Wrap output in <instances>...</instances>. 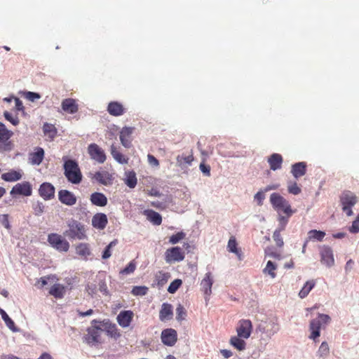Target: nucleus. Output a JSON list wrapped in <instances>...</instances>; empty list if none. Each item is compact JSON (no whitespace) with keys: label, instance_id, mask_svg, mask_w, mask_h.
Here are the masks:
<instances>
[{"label":"nucleus","instance_id":"obj_35","mask_svg":"<svg viewBox=\"0 0 359 359\" xmlns=\"http://www.w3.org/2000/svg\"><path fill=\"white\" fill-rule=\"evenodd\" d=\"M230 344L238 351L244 350L246 346L244 339L240 338L238 335L233 336L230 339Z\"/></svg>","mask_w":359,"mask_h":359},{"label":"nucleus","instance_id":"obj_29","mask_svg":"<svg viewBox=\"0 0 359 359\" xmlns=\"http://www.w3.org/2000/svg\"><path fill=\"white\" fill-rule=\"evenodd\" d=\"M62 109L68 113L74 114L77 111L78 108L75 101L73 99L67 98L65 99L62 102Z\"/></svg>","mask_w":359,"mask_h":359},{"label":"nucleus","instance_id":"obj_27","mask_svg":"<svg viewBox=\"0 0 359 359\" xmlns=\"http://www.w3.org/2000/svg\"><path fill=\"white\" fill-rule=\"evenodd\" d=\"M102 326L103 327L102 329L104 330V332H106L111 337L117 339L121 336V334L115 324L104 323Z\"/></svg>","mask_w":359,"mask_h":359},{"label":"nucleus","instance_id":"obj_62","mask_svg":"<svg viewBox=\"0 0 359 359\" xmlns=\"http://www.w3.org/2000/svg\"><path fill=\"white\" fill-rule=\"evenodd\" d=\"M1 223L6 228V229H9L10 228V224H9V222H8V215H1Z\"/></svg>","mask_w":359,"mask_h":359},{"label":"nucleus","instance_id":"obj_26","mask_svg":"<svg viewBox=\"0 0 359 359\" xmlns=\"http://www.w3.org/2000/svg\"><path fill=\"white\" fill-rule=\"evenodd\" d=\"M110 152L113 158L121 164H127L129 158L121 154L115 144H111Z\"/></svg>","mask_w":359,"mask_h":359},{"label":"nucleus","instance_id":"obj_11","mask_svg":"<svg viewBox=\"0 0 359 359\" xmlns=\"http://www.w3.org/2000/svg\"><path fill=\"white\" fill-rule=\"evenodd\" d=\"M320 262L327 267H331L334 264V259L332 250L330 247L323 245L320 250Z\"/></svg>","mask_w":359,"mask_h":359},{"label":"nucleus","instance_id":"obj_33","mask_svg":"<svg viewBox=\"0 0 359 359\" xmlns=\"http://www.w3.org/2000/svg\"><path fill=\"white\" fill-rule=\"evenodd\" d=\"M237 245L238 243L236 238L234 236H231L228 241L227 249L229 252L236 254L238 259H241L242 253L241 251L237 248Z\"/></svg>","mask_w":359,"mask_h":359},{"label":"nucleus","instance_id":"obj_61","mask_svg":"<svg viewBox=\"0 0 359 359\" xmlns=\"http://www.w3.org/2000/svg\"><path fill=\"white\" fill-rule=\"evenodd\" d=\"M316 319L320 320V323L322 325L323 323L327 324L330 321V317L326 314H319Z\"/></svg>","mask_w":359,"mask_h":359},{"label":"nucleus","instance_id":"obj_6","mask_svg":"<svg viewBox=\"0 0 359 359\" xmlns=\"http://www.w3.org/2000/svg\"><path fill=\"white\" fill-rule=\"evenodd\" d=\"M48 242L52 248L59 252H67L69 250V242L57 233H50L48 236Z\"/></svg>","mask_w":359,"mask_h":359},{"label":"nucleus","instance_id":"obj_55","mask_svg":"<svg viewBox=\"0 0 359 359\" xmlns=\"http://www.w3.org/2000/svg\"><path fill=\"white\" fill-rule=\"evenodd\" d=\"M206 161L205 157H204L202 160V162L200 163L199 168L201 171L205 175V176H210V166L208 165H206L205 163Z\"/></svg>","mask_w":359,"mask_h":359},{"label":"nucleus","instance_id":"obj_34","mask_svg":"<svg viewBox=\"0 0 359 359\" xmlns=\"http://www.w3.org/2000/svg\"><path fill=\"white\" fill-rule=\"evenodd\" d=\"M21 177V173L15 170L5 172L1 175V178L6 182H15L20 180Z\"/></svg>","mask_w":359,"mask_h":359},{"label":"nucleus","instance_id":"obj_40","mask_svg":"<svg viewBox=\"0 0 359 359\" xmlns=\"http://www.w3.org/2000/svg\"><path fill=\"white\" fill-rule=\"evenodd\" d=\"M104 332V330L102 328L98 327H94L93 329L91 330V339L92 341L101 343L102 342V334Z\"/></svg>","mask_w":359,"mask_h":359},{"label":"nucleus","instance_id":"obj_14","mask_svg":"<svg viewBox=\"0 0 359 359\" xmlns=\"http://www.w3.org/2000/svg\"><path fill=\"white\" fill-rule=\"evenodd\" d=\"M134 313L132 311H122L117 316V322L122 327H128L133 318Z\"/></svg>","mask_w":359,"mask_h":359},{"label":"nucleus","instance_id":"obj_10","mask_svg":"<svg viewBox=\"0 0 359 359\" xmlns=\"http://www.w3.org/2000/svg\"><path fill=\"white\" fill-rule=\"evenodd\" d=\"M32 194V187L29 182H23L16 184L10 191V194L13 196L15 195H21L29 196Z\"/></svg>","mask_w":359,"mask_h":359},{"label":"nucleus","instance_id":"obj_18","mask_svg":"<svg viewBox=\"0 0 359 359\" xmlns=\"http://www.w3.org/2000/svg\"><path fill=\"white\" fill-rule=\"evenodd\" d=\"M91 222L95 228L102 230L108 223L107 217L104 213H97L93 217Z\"/></svg>","mask_w":359,"mask_h":359},{"label":"nucleus","instance_id":"obj_45","mask_svg":"<svg viewBox=\"0 0 359 359\" xmlns=\"http://www.w3.org/2000/svg\"><path fill=\"white\" fill-rule=\"evenodd\" d=\"M187 316V311L184 306L179 304L176 309V319L178 321H182L185 319Z\"/></svg>","mask_w":359,"mask_h":359},{"label":"nucleus","instance_id":"obj_44","mask_svg":"<svg viewBox=\"0 0 359 359\" xmlns=\"http://www.w3.org/2000/svg\"><path fill=\"white\" fill-rule=\"evenodd\" d=\"M148 292V287L146 286H135L131 293L135 296H144Z\"/></svg>","mask_w":359,"mask_h":359},{"label":"nucleus","instance_id":"obj_8","mask_svg":"<svg viewBox=\"0 0 359 359\" xmlns=\"http://www.w3.org/2000/svg\"><path fill=\"white\" fill-rule=\"evenodd\" d=\"M252 331L251 320L248 319L240 320L236 327L237 335L240 338L248 339Z\"/></svg>","mask_w":359,"mask_h":359},{"label":"nucleus","instance_id":"obj_2","mask_svg":"<svg viewBox=\"0 0 359 359\" xmlns=\"http://www.w3.org/2000/svg\"><path fill=\"white\" fill-rule=\"evenodd\" d=\"M68 229L63 233L65 237L69 239L83 240L87 238L86 231L87 229L81 222L71 219L67 222Z\"/></svg>","mask_w":359,"mask_h":359},{"label":"nucleus","instance_id":"obj_32","mask_svg":"<svg viewBox=\"0 0 359 359\" xmlns=\"http://www.w3.org/2000/svg\"><path fill=\"white\" fill-rule=\"evenodd\" d=\"M76 253L81 259L87 260L90 255V249L86 243H80L76 247Z\"/></svg>","mask_w":359,"mask_h":359},{"label":"nucleus","instance_id":"obj_22","mask_svg":"<svg viewBox=\"0 0 359 359\" xmlns=\"http://www.w3.org/2000/svg\"><path fill=\"white\" fill-rule=\"evenodd\" d=\"M306 172V163L299 162L293 164L291 168V173L294 178L298 179L304 176Z\"/></svg>","mask_w":359,"mask_h":359},{"label":"nucleus","instance_id":"obj_48","mask_svg":"<svg viewBox=\"0 0 359 359\" xmlns=\"http://www.w3.org/2000/svg\"><path fill=\"white\" fill-rule=\"evenodd\" d=\"M287 191L293 195H298L301 193L302 189L297 185V182H289L287 185Z\"/></svg>","mask_w":359,"mask_h":359},{"label":"nucleus","instance_id":"obj_15","mask_svg":"<svg viewBox=\"0 0 359 359\" xmlns=\"http://www.w3.org/2000/svg\"><path fill=\"white\" fill-rule=\"evenodd\" d=\"M107 111L111 116H120L126 113V108L121 103L113 101L108 104Z\"/></svg>","mask_w":359,"mask_h":359},{"label":"nucleus","instance_id":"obj_30","mask_svg":"<svg viewBox=\"0 0 359 359\" xmlns=\"http://www.w3.org/2000/svg\"><path fill=\"white\" fill-rule=\"evenodd\" d=\"M0 314L6 325L13 332H20V329L15 325L14 321L8 316L6 312L0 307Z\"/></svg>","mask_w":359,"mask_h":359},{"label":"nucleus","instance_id":"obj_4","mask_svg":"<svg viewBox=\"0 0 359 359\" xmlns=\"http://www.w3.org/2000/svg\"><path fill=\"white\" fill-rule=\"evenodd\" d=\"M342 210L348 216L353 215L351 208L357 203V196L351 191H344L340 196Z\"/></svg>","mask_w":359,"mask_h":359},{"label":"nucleus","instance_id":"obj_46","mask_svg":"<svg viewBox=\"0 0 359 359\" xmlns=\"http://www.w3.org/2000/svg\"><path fill=\"white\" fill-rule=\"evenodd\" d=\"M4 116L6 118V120L11 123L13 126H16L19 124V118L16 115L13 116L9 111H5L4 112Z\"/></svg>","mask_w":359,"mask_h":359},{"label":"nucleus","instance_id":"obj_53","mask_svg":"<svg viewBox=\"0 0 359 359\" xmlns=\"http://www.w3.org/2000/svg\"><path fill=\"white\" fill-rule=\"evenodd\" d=\"M135 269H136V264L134 262V260H133L128 264V266H126L123 269H122L120 271V273L124 274V275L130 274L135 271Z\"/></svg>","mask_w":359,"mask_h":359},{"label":"nucleus","instance_id":"obj_5","mask_svg":"<svg viewBox=\"0 0 359 359\" xmlns=\"http://www.w3.org/2000/svg\"><path fill=\"white\" fill-rule=\"evenodd\" d=\"M13 135V133L0 122V151H9L13 149V144L10 140Z\"/></svg>","mask_w":359,"mask_h":359},{"label":"nucleus","instance_id":"obj_13","mask_svg":"<svg viewBox=\"0 0 359 359\" xmlns=\"http://www.w3.org/2000/svg\"><path fill=\"white\" fill-rule=\"evenodd\" d=\"M134 131L133 127H123L120 132V141L123 147L130 148L132 146V134Z\"/></svg>","mask_w":359,"mask_h":359},{"label":"nucleus","instance_id":"obj_64","mask_svg":"<svg viewBox=\"0 0 359 359\" xmlns=\"http://www.w3.org/2000/svg\"><path fill=\"white\" fill-rule=\"evenodd\" d=\"M99 287H100L99 289H100V292H102L104 294H108L107 286V284L105 283V282L101 281L99 283Z\"/></svg>","mask_w":359,"mask_h":359},{"label":"nucleus","instance_id":"obj_31","mask_svg":"<svg viewBox=\"0 0 359 359\" xmlns=\"http://www.w3.org/2000/svg\"><path fill=\"white\" fill-rule=\"evenodd\" d=\"M322 324L320 323V320L319 319H313L310 323V330L311 331V334L310 335V338L315 340L317 337L320 336V330L321 328Z\"/></svg>","mask_w":359,"mask_h":359},{"label":"nucleus","instance_id":"obj_9","mask_svg":"<svg viewBox=\"0 0 359 359\" xmlns=\"http://www.w3.org/2000/svg\"><path fill=\"white\" fill-rule=\"evenodd\" d=\"M162 343L168 346H173L177 341V332L175 329L166 328L161 332Z\"/></svg>","mask_w":359,"mask_h":359},{"label":"nucleus","instance_id":"obj_37","mask_svg":"<svg viewBox=\"0 0 359 359\" xmlns=\"http://www.w3.org/2000/svg\"><path fill=\"white\" fill-rule=\"evenodd\" d=\"M65 287L60 284H54L50 289L49 293L55 298H62L65 294Z\"/></svg>","mask_w":359,"mask_h":359},{"label":"nucleus","instance_id":"obj_23","mask_svg":"<svg viewBox=\"0 0 359 359\" xmlns=\"http://www.w3.org/2000/svg\"><path fill=\"white\" fill-rule=\"evenodd\" d=\"M143 215L146 216L147 219L154 225L158 226L162 223L161 215L153 210H144L143 211Z\"/></svg>","mask_w":359,"mask_h":359},{"label":"nucleus","instance_id":"obj_24","mask_svg":"<svg viewBox=\"0 0 359 359\" xmlns=\"http://www.w3.org/2000/svg\"><path fill=\"white\" fill-rule=\"evenodd\" d=\"M172 306L168 303H163L159 312V318L161 321L170 320L172 318Z\"/></svg>","mask_w":359,"mask_h":359},{"label":"nucleus","instance_id":"obj_59","mask_svg":"<svg viewBox=\"0 0 359 359\" xmlns=\"http://www.w3.org/2000/svg\"><path fill=\"white\" fill-rule=\"evenodd\" d=\"M147 160L152 167H158L159 166V161L153 155L148 154L147 155Z\"/></svg>","mask_w":359,"mask_h":359},{"label":"nucleus","instance_id":"obj_43","mask_svg":"<svg viewBox=\"0 0 359 359\" xmlns=\"http://www.w3.org/2000/svg\"><path fill=\"white\" fill-rule=\"evenodd\" d=\"M276 269V266L271 261H268L265 269H264V273H269L272 278H274L276 276L275 273V270Z\"/></svg>","mask_w":359,"mask_h":359},{"label":"nucleus","instance_id":"obj_60","mask_svg":"<svg viewBox=\"0 0 359 359\" xmlns=\"http://www.w3.org/2000/svg\"><path fill=\"white\" fill-rule=\"evenodd\" d=\"M349 231L353 233L359 232V222L356 219L353 222L351 226L349 228Z\"/></svg>","mask_w":359,"mask_h":359},{"label":"nucleus","instance_id":"obj_56","mask_svg":"<svg viewBox=\"0 0 359 359\" xmlns=\"http://www.w3.org/2000/svg\"><path fill=\"white\" fill-rule=\"evenodd\" d=\"M288 219H289V217H287V215H286V216L279 215L278 219V222H279V226L277 229H279L280 231H284L285 229V226L288 222Z\"/></svg>","mask_w":359,"mask_h":359},{"label":"nucleus","instance_id":"obj_42","mask_svg":"<svg viewBox=\"0 0 359 359\" xmlns=\"http://www.w3.org/2000/svg\"><path fill=\"white\" fill-rule=\"evenodd\" d=\"M34 215L41 216L45 211V205L41 201H36L32 204Z\"/></svg>","mask_w":359,"mask_h":359},{"label":"nucleus","instance_id":"obj_28","mask_svg":"<svg viewBox=\"0 0 359 359\" xmlns=\"http://www.w3.org/2000/svg\"><path fill=\"white\" fill-rule=\"evenodd\" d=\"M44 156V151L42 148H37L36 151L29 154V160L32 165H39Z\"/></svg>","mask_w":359,"mask_h":359},{"label":"nucleus","instance_id":"obj_20","mask_svg":"<svg viewBox=\"0 0 359 359\" xmlns=\"http://www.w3.org/2000/svg\"><path fill=\"white\" fill-rule=\"evenodd\" d=\"M283 162V159L282 156L277 153L271 154L268 158L270 169L274 171L281 168Z\"/></svg>","mask_w":359,"mask_h":359},{"label":"nucleus","instance_id":"obj_41","mask_svg":"<svg viewBox=\"0 0 359 359\" xmlns=\"http://www.w3.org/2000/svg\"><path fill=\"white\" fill-rule=\"evenodd\" d=\"M170 277V276L169 273L159 271L156 276L158 285L163 286L167 283Z\"/></svg>","mask_w":359,"mask_h":359},{"label":"nucleus","instance_id":"obj_12","mask_svg":"<svg viewBox=\"0 0 359 359\" xmlns=\"http://www.w3.org/2000/svg\"><path fill=\"white\" fill-rule=\"evenodd\" d=\"M55 187L49 182H43L40 185L39 194L45 201H48L55 196Z\"/></svg>","mask_w":359,"mask_h":359},{"label":"nucleus","instance_id":"obj_19","mask_svg":"<svg viewBox=\"0 0 359 359\" xmlns=\"http://www.w3.org/2000/svg\"><path fill=\"white\" fill-rule=\"evenodd\" d=\"M93 179L103 185L111 184L113 180L112 175L107 171H99L95 173Z\"/></svg>","mask_w":359,"mask_h":359},{"label":"nucleus","instance_id":"obj_39","mask_svg":"<svg viewBox=\"0 0 359 359\" xmlns=\"http://www.w3.org/2000/svg\"><path fill=\"white\" fill-rule=\"evenodd\" d=\"M136 174L134 171H129L126 172V184L130 188H135L137 185Z\"/></svg>","mask_w":359,"mask_h":359},{"label":"nucleus","instance_id":"obj_52","mask_svg":"<svg viewBox=\"0 0 359 359\" xmlns=\"http://www.w3.org/2000/svg\"><path fill=\"white\" fill-rule=\"evenodd\" d=\"M117 244V240L112 241L105 248L102 253V259H108L111 257V248L114 247Z\"/></svg>","mask_w":359,"mask_h":359},{"label":"nucleus","instance_id":"obj_57","mask_svg":"<svg viewBox=\"0 0 359 359\" xmlns=\"http://www.w3.org/2000/svg\"><path fill=\"white\" fill-rule=\"evenodd\" d=\"M43 133L48 134L50 137H53L55 135V130L53 125L45 123L43 127Z\"/></svg>","mask_w":359,"mask_h":359},{"label":"nucleus","instance_id":"obj_16","mask_svg":"<svg viewBox=\"0 0 359 359\" xmlns=\"http://www.w3.org/2000/svg\"><path fill=\"white\" fill-rule=\"evenodd\" d=\"M91 158L103 163L107 158L104 151L96 144H91Z\"/></svg>","mask_w":359,"mask_h":359},{"label":"nucleus","instance_id":"obj_54","mask_svg":"<svg viewBox=\"0 0 359 359\" xmlns=\"http://www.w3.org/2000/svg\"><path fill=\"white\" fill-rule=\"evenodd\" d=\"M330 353V348L327 342L323 341L318 349V353L320 357H325Z\"/></svg>","mask_w":359,"mask_h":359},{"label":"nucleus","instance_id":"obj_47","mask_svg":"<svg viewBox=\"0 0 359 359\" xmlns=\"http://www.w3.org/2000/svg\"><path fill=\"white\" fill-rule=\"evenodd\" d=\"M182 281L180 279H175L169 285L168 292L170 294H174L182 285Z\"/></svg>","mask_w":359,"mask_h":359},{"label":"nucleus","instance_id":"obj_25","mask_svg":"<svg viewBox=\"0 0 359 359\" xmlns=\"http://www.w3.org/2000/svg\"><path fill=\"white\" fill-rule=\"evenodd\" d=\"M107 198L100 192L91 194V203L96 206L104 207L107 204Z\"/></svg>","mask_w":359,"mask_h":359},{"label":"nucleus","instance_id":"obj_36","mask_svg":"<svg viewBox=\"0 0 359 359\" xmlns=\"http://www.w3.org/2000/svg\"><path fill=\"white\" fill-rule=\"evenodd\" d=\"M325 236V232L323 231H318V230H310L308 232V237L307 239L310 241H322Z\"/></svg>","mask_w":359,"mask_h":359},{"label":"nucleus","instance_id":"obj_58","mask_svg":"<svg viewBox=\"0 0 359 359\" xmlns=\"http://www.w3.org/2000/svg\"><path fill=\"white\" fill-rule=\"evenodd\" d=\"M25 97L29 101L34 102L36 100L39 99L41 95L37 93L28 91L26 93Z\"/></svg>","mask_w":359,"mask_h":359},{"label":"nucleus","instance_id":"obj_7","mask_svg":"<svg viewBox=\"0 0 359 359\" xmlns=\"http://www.w3.org/2000/svg\"><path fill=\"white\" fill-rule=\"evenodd\" d=\"M185 257L184 252L180 247H172L165 252V260L167 263L181 262Z\"/></svg>","mask_w":359,"mask_h":359},{"label":"nucleus","instance_id":"obj_63","mask_svg":"<svg viewBox=\"0 0 359 359\" xmlns=\"http://www.w3.org/2000/svg\"><path fill=\"white\" fill-rule=\"evenodd\" d=\"M255 199L258 202L259 204H262V201L264 199V194L262 191L257 192L255 196Z\"/></svg>","mask_w":359,"mask_h":359},{"label":"nucleus","instance_id":"obj_50","mask_svg":"<svg viewBox=\"0 0 359 359\" xmlns=\"http://www.w3.org/2000/svg\"><path fill=\"white\" fill-rule=\"evenodd\" d=\"M185 236L186 234L183 231L177 232L170 237L169 242L171 244H176L184 239Z\"/></svg>","mask_w":359,"mask_h":359},{"label":"nucleus","instance_id":"obj_38","mask_svg":"<svg viewBox=\"0 0 359 359\" xmlns=\"http://www.w3.org/2000/svg\"><path fill=\"white\" fill-rule=\"evenodd\" d=\"M315 284L313 280L307 281L299 292V297L302 299L305 298L314 287Z\"/></svg>","mask_w":359,"mask_h":359},{"label":"nucleus","instance_id":"obj_1","mask_svg":"<svg viewBox=\"0 0 359 359\" xmlns=\"http://www.w3.org/2000/svg\"><path fill=\"white\" fill-rule=\"evenodd\" d=\"M64 175L67 180L73 184H78L82 181V174L77 162L63 157Z\"/></svg>","mask_w":359,"mask_h":359},{"label":"nucleus","instance_id":"obj_3","mask_svg":"<svg viewBox=\"0 0 359 359\" xmlns=\"http://www.w3.org/2000/svg\"><path fill=\"white\" fill-rule=\"evenodd\" d=\"M270 201L274 209L278 212L283 211L287 215V217H290L294 212V211L291 209L289 202L278 193L271 194Z\"/></svg>","mask_w":359,"mask_h":359},{"label":"nucleus","instance_id":"obj_51","mask_svg":"<svg viewBox=\"0 0 359 359\" xmlns=\"http://www.w3.org/2000/svg\"><path fill=\"white\" fill-rule=\"evenodd\" d=\"M282 231L279 229H276L273 232V238L274 241L276 242V244L278 247L281 248L284 245V242L283 240V238L280 235Z\"/></svg>","mask_w":359,"mask_h":359},{"label":"nucleus","instance_id":"obj_49","mask_svg":"<svg viewBox=\"0 0 359 359\" xmlns=\"http://www.w3.org/2000/svg\"><path fill=\"white\" fill-rule=\"evenodd\" d=\"M193 161L194 156L192 154L188 156L182 155L177 157V161L180 165L183 163L190 165Z\"/></svg>","mask_w":359,"mask_h":359},{"label":"nucleus","instance_id":"obj_21","mask_svg":"<svg viewBox=\"0 0 359 359\" xmlns=\"http://www.w3.org/2000/svg\"><path fill=\"white\" fill-rule=\"evenodd\" d=\"M213 284V280L211 276V273L208 272L205 273L204 278L201 283V286L204 294L209 297L212 293V286Z\"/></svg>","mask_w":359,"mask_h":359},{"label":"nucleus","instance_id":"obj_17","mask_svg":"<svg viewBox=\"0 0 359 359\" xmlns=\"http://www.w3.org/2000/svg\"><path fill=\"white\" fill-rule=\"evenodd\" d=\"M60 201L67 205H73L76 202V196L68 190H60L58 192Z\"/></svg>","mask_w":359,"mask_h":359}]
</instances>
